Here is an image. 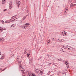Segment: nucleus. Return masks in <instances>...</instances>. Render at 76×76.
Listing matches in <instances>:
<instances>
[{"instance_id": "a878e982", "label": "nucleus", "mask_w": 76, "mask_h": 76, "mask_svg": "<svg viewBox=\"0 0 76 76\" xmlns=\"http://www.w3.org/2000/svg\"><path fill=\"white\" fill-rule=\"evenodd\" d=\"M1 28L0 27V34H1Z\"/></svg>"}, {"instance_id": "49530a36", "label": "nucleus", "mask_w": 76, "mask_h": 76, "mask_svg": "<svg viewBox=\"0 0 76 76\" xmlns=\"http://www.w3.org/2000/svg\"><path fill=\"white\" fill-rule=\"evenodd\" d=\"M62 51L63 50L62 49Z\"/></svg>"}, {"instance_id": "72a5a7b5", "label": "nucleus", "mask_w": 76, "mask_h": 76, "mask_svg": "<svg viewBox=\"0 0 76 76\" xmlns=\"http://www.w3.org/2000/svg\"><path fill=\"white\" fill-rule=\"evenodd\" d=\"M6 69H7V68H5L3 70V71H4V70H6Z\"/></svg>"}, {"instance_id": "dca6fc26", "label": "nucleus", "mask_w": 76, "mask_h": 76, "mask_svg": "<svg viewBox=\"0 0 76 76\" xmlns=\"http://www.w3.org/2000/svg\"><path fill=\"white\" fill-rule=\"evenodd\" d=\"M24 54H26V53H27V50H26L25 49L24 52Z\"/></svg>"}, {"instance_id": "4c0bfd02", "label": "nucleus", "mask_w": 76, "mask_h": 76, "mask_svg": "<svg viewBox=\"0 0 76 76\" xmlns=\"http://www.w3.org/2000/svg\"><path fill=\"white\" fill-rule=\"evenodd\" d=\"M19 60V59L18 58H17L16 59V60L17 61H18V60Z\"/></svg>"}, {"instance_id": "b1692460", "label": "nucleus", "mask_w": 76, "mask_h": 76, "mask_svg": "<svg viewBox=\"0 0 76 76\" xmlns=\"http://www.w3.org/2000/svg\"><path fill=\"white\" fill-rule=\"evenodd\" d=\"M61 59H58L57 60V61H61Z\"/></svg>"}, {"instance_id": "4be33fe9", "label": "nucleus", "mask_w": 76, "mask_h": 76, "mask_svg": "<svg viewBox=\"0 0 76 76\" xmlns=\"http://www.w3.org/2000/svg\"><path fill=\"white\" fill-rule=\"evenodd\" d=\"M25 25L27 26H28V25H30V24L29 23H26Z\"/></svg>"}, {"instance_id": "a18cd8bd", "label": "nucleus", "mask_w": 76, "mask_h": 76, "mask_svg": "<svg viewBox=\"0 0 76 76\" xmlns=\"http://www.w3.org/2000/svg\"><path fill=\"white\" fill-rule=\"evenodd\" d=\"M3 70H2L1 71V72H3Z\"/></svg>"}, {"instance_id": "e433bc0d", "label": "nucleus", "mask_w": 76, "mask_h": 76, "mask_svg": "<svg viewBox=\"0 0 76 76\" xmlns=\"http://www.w3.org/2000/svg\"><path fill=\"white\" fill-rule=\"evenodd\" d=\"M20 23H22V20H20Z\"/></svg>"}, {"instance_id": "cd10ccee", "label": "nucleus", "mask_w": 76, "mask_h": 76, "mask_svg": "<svg viewBox=\"0 0 76 76\" xmlns=\"http://www.w3.org/2000/svg\"><path fill=\"white\" fill-rule=\"evenodd\" d=\"M2 58H4V56L3 55L2 56V57H1V59H2Z\"/></svg>"}, {"instance_id": "f8f14e48", "label": "nucleus", "mask_w": 76, "mask_h": 76, "mask_svg": "<svg viewBox=\"0 0 76 76\" xmlns=\"http://www.w3.org/2000/svg\"><path fill=\"white\" fill-rule=\"evenodd\" d=\"M18 20V18H15V19L14 20H12L11 22H13V21H13V22H16V21Z\"/></svg>"}, {"instance_id": "9b49d317", "label": "nucleus", "mask_w": 76, "mask_h": 76, "mask_svg": "<svg viewBox=\"0 0 76 76\" xmlns=\"http://www.w3.org/2000/svg\"><path fill=\"white\" fill-rule=\"evenodd\" d=\"M6 0H3L2 1V4H4V3H6Z\"/></svg>"}, {"instance_id": "39448f33", "label": "nucleus", "mask_w": 76, "mask_h": 76, "mask_svg": "<svg viewBox=\"0 0 76 76\" xmlns=\"http://www.w3.org/2000/svg\"><path fill=\"white\" fill-rule=\"evenodd\" d=\"M67 34V33L65 31H64L62 33V35L63 36H66Z\"/></svg>"}, {"instance_id": "37998d69", "label": "nucleus", "mask_w": 76, "mask_h": 76, "mask_svg": "<svg viewBox=\"0 0 76 76\" xmlns=\"http://www.w3.org/2000/svg\"><path fill=\"white\" fill-rule=\"evenodd\" d=\"M2 70V69H1V68H0V70Z\"/></svg>"}, {"instance_id": "5701e85b", "label": "nucleus", "mask_w": 76, "mask_h": 76, "mask_svg": "<svg viewBox=\"0 0 76 76\" xmlns=\"http://www.w3.org/2000/svg\"><path fill=\"white\" fill-rule=\"evenodd\" d=\"M47 43L48 44H50V40H48L47 41Z\"/></svg>"}, {"instance_id": "c756f323", "label": "nucleus", "mask_w": 76, "mask_h": 76, "mask_svg": "<svg viewBox=\"0 0 76 76\" xmlns=\"http://www.w3.org/2000/svg\"><path fill=\"white\" fill-rule=\"evenodd\" d=\"M2 23H3V24H4V21L2 20Z\"/></svg>"}, {"instance_id": "393cba45", "label": "nucleus", "mask_w": 76, "mask_h": 76, "mask_svg": "<svg viewBox=\"0 0 76 76\" xmlns=\"http://www.w3.org/2000/svg\"><path fill=\"white\" fill-rule=\"evenodd\" d=\"M26 12L27 13H28V12H29V10L28 8H27V9H26Z\"/></svg>"}, {"instance_id": "ddd939ff", "label": "nucleus", "mask_w": 76, "mask_h": 76, "mask_svg": "<svg viewBox=\"0 0 76 76\" xmlns=\"http://www.w3.org/2000/svg\"><path fill=\"white\" fill-rule=\"evenodd\" d=\"M16 15H15L13 16L11 18V20H12L13 19H15V18H16Z\"/></svg>"}, {"instance_id": "f257e3e1", "label": "nucleus", "mask_w": 76, "mask_h": 76, "mask_svg": "<svg viewBox=\"0 0 76 76\" xmlns=\"http://www.w3.org/2000/svg\"><path fill=\"white\" fill-rule=\"evenodd\" d=\"M19 69L20 71H21L23 73L22 76H27L25 74V70L24 69V68L22 66V65H21V62H19Z\"/></svg>"}, {"instance_id": "20e7f679", "label": "nucleus", "mask_w": 76, "mask_h": 76, "mask_svg": "<svg viewBox=\"0 0 76 76\" xmlns=\"http://www.w3.org/2000/svg\"><path fill=\"white\" fill-rule=\"evenodd\" d=\"M16 1H17V4L18 6V7L19 8V5L20 4V1H19V0H16Z\"/></svg>"}, {"instance_id": "ea45409f", "label": "nucleus", "mask_w": 76, "mask_h": 76, "mask_svg": "<svg viewBox=\"0 0 76 76\" xmlns=\"http://www.w3.org/2000/svg\"><path fill=\"white\" fill-rule=\"evenodd\" d=\"M4 23H7V21H5Z\"/></svg>"}, {"instance_id": "f03ea898", "label": "nucleus", "mask_w": 76, "mask_h": 76, "mask_svg": "<svg viewBox=\"0 0 76 76\" xmlns=\"http://www.w3.org/2000/svg\"><path fill=\"white\" fill-rule=\"evenodd\" d=\"M26 74L28 76H37L31 72L29 71H26Z\"/></svg>"}, {"instance_id": "f704fd0d", "label": "nucleus", "mask_w": 76, "mask_h": 76, "mask_svg": "<svg viewBox=\"0 0 76 76\" xmlns=\"http://www.w3.org/2000/svg\"><path fill=\"white\" fill-rule=\"evenodd\" d=\"M7 10L6 9H5V10H4L3 11L4 12H6V11H7Z\"/></svg>"}, {"instance_id": "a211bd4d", "label": "nucleus", "mask_w": 76, "mask_h": 76, "mask_svg": "<svg viewBox=\"0 0 76 76\" xmlns=\"http://www.w3.org/2000/svg\"><path fill=\"white\" fill-rule=\"evenodd\" d=\"M52 40L54 41H56V37H55L54 38H53Z\"/></svg>"}, {"instance_id": "2eb2a0df", "label": "nucleus", "mask_w": 76, "mask_h": 76, "mask_svg": "<svg viewBox=\"0 0 76 76\" xmlns=\"http://www.w3.org/2000/svg\"><path fill=\"white\" fill-rule=\"evenodd\" d=\"M65 12H66V11H67V10H68V7H66L65 8Z\"/></svg>"}, {"instance_id": "7ed1b4c3", "label": "nucleus", "mask_w": 76, "mask_h": 76, "mask_svg": "<svg viewBox=\"0 0 76 76\" xmlns=\"http://www.w3.org/2000/svg\"><path fill=\"white\" fill-rule=\"evenodd\" d=\"M68 45H61V47L64 48H65L66 49H67Z\"/></svg>"}, {"instance_id": "0eeeda50", "label": "nucleus", "mask_w": 76, "mask_h": 76, "mask_svg": "<svg viewBox=\"0 0 76 76\" xmlns=\"http://www.w3.org/2000/svg\"><path fill=\"white\" fill-rule=\"evenodd\" d=\"M39 72V69H35L34 70V72H35L36 73H38Z\"/></svg>"}, {"instance_id": "6ab92c4d", "label": "nucleus", "mask_w": 76, "mask_h": 76, "mask_svg": "<svg viewBox=\"0 0 76 76\" xmlns=\"http://www.w3.org/2000/svg\"><path fill=\"white\" fill-rule=\"evenodd\" d=\"M40 73H41L42 75H43V72L42 71V69H41L40 70Z\"/></svg>"}, {"instance_id": "f3484780", "label": "nucleus", "mask_w": 76, "mask_h": 76, "mask_svg": "<svg viewBox=\"0 0 76 76\" xmlns=\"http://www.w3.org/2000/svg\"><path fill=\"white\" fill-rule=\"evenodd\" d=\"M26 16H24L23 17V18H22V19H23V20H24L26 19Z\"/></svg>"}, {"instance_id": "9d476101", "label": "nucleus", "mask_w": 76, "mask_h": 76, "mask_svg": "<svg viewBox=\"0 0 76 76\" xmlns=\"http://www.w3.org/2000/svg\"><path fill=\"white\" fill-rule=\"evenodd\" d=\"M75 5H76L75 4H70L71 7H74L75 6Z\"/></svg>"}, {"instance_id": "bb28decb", "label": "nucleus", "mask_w": 76, "mask_h": 76, "mask_svg": "<svg viewBox=\"0 0 76 76\" xmlns=\"http://www.w3.org/2000/svg\"><path fill=\"white\" fill-rule=\"evenodd\" d=\"M61 42H64V40L63 39H61Z\"/></svg>"}, {"instance_id": "c03bdc74", "label": "nucleus", "mask_w": 76, "mask_h": 76, "mask_svg": "<svg viewBox=\"0 0 76 76\" xmlns=\"http://www.w3.org/2000/svg\"><path fill=\"white\" fill-rule=\"evenodd\" d=\"M1 52L0 51V55H1Z\"/></svg>"}, {"instance_id": "473e14b6", "label": "nucleus", "mask_w": 76, "mask_h": 76, "mask_svg": "<svg viewBox=\"0 0 76 76\" xmlns=\"http://www.w3.org/2000/svg\"><path fill=\"white\" fill-rule=\"evenodd\" d=\"M2 29L3 30H5V29H6V28H2Z\"/></svg>"}, {"instance_id": "412c9836", "label": "nucleus", "mask_w": 76, "mask_h": 76, "mask_svg": "<svg viewBox=\"0 0 76 76\" xmlns=\"http://www.w3.org/2000/svg\"><path fill=\"white\" fill-rule=\"evenodd\" d=\"M4 41V38H1L0 39V41Z\"/></svg>"}, {"instance_id": "2f4dec72", "label": "nucleus", "mask_w": 76, "mask_h": 76, "mask_svg": "<svg viewBox=\"0 0 76 76\" xmlns=\"http://www.w3.org/2000/svg\"><path fill=\"white\" fill-rule=\"evenodd\" d=\"M7 23H10V21H7Z\"/></svg>"}, {"instance_id": "c9c22d12", "label": "nucleus", "mask_w": 76, "mask_h": 76, "mask_svg": "<svg viewBox=\"0 0 76 76\" xmlns=\"http://www.w3.org/2000/svg\"><path fill=\"white\" fill-rule=\"evenodd\" d=\"M57 75H60V72H57Z\"/></svg>"}, {"instance_id": "1a4fd4ad", "label": "nucleus", "mask_w": 76, "mask_h": 76, "mask_svg": "<svg viewBox=\"0 0 76 76\" xmlns=\"http://www.w3.org/2000/svg\"><path fill=\"white\" fill-rule=\"evenodd\" d=\"M30 54H31V52H29L27 55V57H28V58H29V57H30L31 56L30 55Z\"/></svg>"}, {"instance_id": "4468645a", "label": "nucleus", "mask_w": 76, "mask_h": 76, "mask_svg": "<svg viewBox=\"0 0 76 76\" xmlns=\"http://www.w3.org/2000/svg\"><path fill=\"white\" fill-rule=\"evenodd\" d=\"M16 26L15 24H13L11 25V27L12 28H15Z\"/></svg>"}, {"instance_id": "aec40b11", "label": "nucleus", "mask_w": 76, "mask_h": 76, "mask_svg": "<svg viewBox=\"0 0 76 76\" xmlns=\"http://www.w3.org/2000/svg\"><path fill=\"white\" fill-rule=\"evenodd\" d=\"M65 64H66V65H67V64H68L69 63L67 61H65Z\"/></svg>"}, {"instance_id": "c85d7f7f", "label": "nucleus", "mask_w": 76, "mask_h": 76, "mask_svg": "<svg viewBox=\"0 0 76 76\" xmlns=\"http://www.w3.org/2000/svg\"><path fill=\"white\" fill-rule=\"evenodd\" d=\"M61 39H58V41H59L60 42H61Z\"/></svg>"}, {"instance_id": "58836bf2", "label": "nucleus", "mask_w": 76, "mask_h": 76, "mask_svg": "<svg viewBox=\"0 0 76 76\" xmlns=\"http://www.w3.org/2000/svg\"><path fill=\"white\" fill-rule=\"evenodd\" d=\"M51 63H49V66H50L51 65Z\"/></svg>"}, {"instance_id": "7c9ffc66", "label": "nucleus", "mask_w": 76, "mask_h": 76, "mask_svg": "<svg viewBox=\"0 0 76 76\" xmlns=\"http://www.w3.org/2000/svg\"><path fill=\"white\" fill-rule=\"evenodd\" d=\"M67 47L68 48H67V49L68 48V49H69V50H71V48H70V47H69V46H68Z\"/></svg>"}, {"instance_id": "79ce46f5", "label": "nucleus", "mask_w": 76, "mask_h": 76, "mask_svg": "<svg viewBox=\"0 0 76 76\" xmlns=\"http://www.w3.org/2000/svg\"><path fill=\"white\" fill-rule=\"evenodd\" d=\"M69 1V2H70V3H71V2H72V1Z\"/></svg>"}, {"instance_id": "a19ab883", "label": "nucleus", "mask_w": 76, "mask_h": 76, "mask_svg": "<svg viewBox=\"0 0 76 76\" xmlns=\"http://www.w3.org/2000/svg\"><path fill=\"white\" fill-rule=\"evenodd\" d=\"M28 15H27L26 16H26V18L27 17V16H28Z\"/></svg>"}, {"instance_id": "423d86ee", "label": "nucleus", "mask_w": 76, "mask_h": 76, "mask_svg": "<svg viewBox=\"0 0 76 76\" xmlns=\"http://www.w3.org/2000/svg\"><path fill=\"white\" fill-rule=\"evenodd\" d=\"M28 27H29V26H26V25H25V24L22 26V28H24V29H26Z\"/></svg>"}, {"instance_id": "6e6552de", "label": "nucleus", "mask_w": 76, "mask_h": 76, "mask_svg": "<svg viewBox=\"0 0 76 76\" xmlns=\"http://www.w3.org/2000/svg\"><path fill=\"white\" fill-rule=\"evenodd\" d=\"M12 1H10V8L11 9L12 8Z\"/></svg>"}]
</instances>
